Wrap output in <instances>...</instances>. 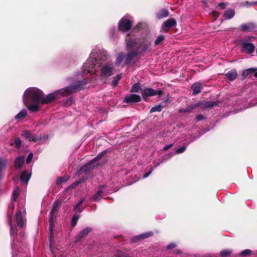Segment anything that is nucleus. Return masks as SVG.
<instances>
[{"mask_svg": "<svg viewBox=\"0 0 257 257\" xmlns=\"http://www.w3.org/2000/svg\"><path fill=\"white\" fill-rule=\"evenodd\" d=\"M105 186L103 185H100L99 186V190L97 191V192L93 196V200L94 201H97L99 200L102 197V194L103 193V191L102 189L104 188Z\"/></svg>", "mask_w": 257, "mask_h": 257, "instance_id": "b1692460", "label": "nucleus"}, {"mask_svg": "<svg viewBox=\"0 0 257 257\" xmlns=\"http://www.w3.org/2000/svg\"><path fill=\"white\" fill-rule=\"evenodd\" d=\"M125 58V55L124 53H120L118 54L117 56L116 60H115V64L116 66H119L123 60H124Z\"/></svg>", "mask_w": 257, "mask_h": 257, "instance_id": "c85d7f7f", "label": "nucleus"}, {"mask_svg": "<svg viewBox=\"0 0 257 257\" xmlns=\"http://www.w3.org/2000/svg\"><path fill=\"white\" fill-rule=\"evenodd\" d=\"M153 235V232H149L147 233L140 234L135 237L133 240L134 242H137L138 241H141L145 238L152 236Z\"/></svg>", "mask_w": 257, "mask_h": 257, "instance_id": "aec40b11", "label": "nucleus"}, {"mask_svg": "<svg viewBox=\"0 0 257 257\" xmlns=\"http://www.w3.org/2000/svg\"><path fill=\"white\" fill-rule=\"evenodd\" d=\"M12 232H14V230H13V229H12Z\"/></svg>", "mask_w": 257, "mask_h": 257, "instance_id": "69168bd1", "label": "nucleus"}, {"mask_svg": "<svg viewBox=\"0 0 257 257\" xmlns=\"http://www.w3.org/2000/svg\"><path fill=\"white\" fill-rule=\"evenodd\" d=\"M235 13L233 10H229L224 12L223 16L225 19H230L234 16Z\"/></svg>", "mask_w": 257, "mask_h": 257, "instance_id": "2f4dec72", "label": "nucleus"}, {"mask_svg": "<svg viewBox=\"0 0 257 257\" xmlns=\"http://www.w3.org/2000/svg\"><path fill=\"white\" fill-rule=\"evenodd\" d=\"M141 101V97L137 94L126 95L124 98V102L126 103L139 102Z\"/></svg>", "mask_w": 257, "mask_h": 257, "instance_id": "ddd939ff", "label": "nucleus"}, {"mask_svg": "<svg viewBox=\"0 0 257 257\" xmlns=\"http://www.w3.org/2000/svg\"><path fill=\"white\" fill-rule=\"evenodd\" d=\"M108 151L105 150L98 154L94 159L88 162L79 170V174L84 173L88 178L93 170L104 166L108 161V157H105Z\"/></svg>", "mask_w": 257, "mask_h": 257, "instance_id": "f03ea898", "label": "nucleus"}, {"mask_svg": "<svg viewBox=\"0 0 257 257\" xmlns=\"http://www.w3.org/2000/svg\"><path fill=\"white\" fill-rule=\"evenodd\" d=\"M6 163L3 160H0V172L2 173L6 168Z\"/></svg>", "mask_w": 257, "mask_h": 257, "instance_id": "49530a36", "label": "nucleus"}, {"mask_svg": "<svg viewBox=\"0 0 257 257\" xmlns=\"http://www.w3.org/2000/svg\"><path fill=\"white\" fill-rule=\"evenodd\" d=\"M22 136L26 139H28L30 141H33L35 143L42 139H44V137L40 136V137H36L35 135H34L27 130L23 131L22 133Z\"/></svg>", "mask_w": 257, "mask_h": 257, "instance_id": "9d476101", "label": "nucleus"}, {"mask_svg": "<svg viewBox=\"0 0 257 257\" xmlns=\"http://www.w3.org/2000/svg\"><path fill=\"white\" fill-rule=\"evenodd\" d=\"M79 218V214H74L71 220V226L74 227L77 224V222Z\"/></svg>", "mask_w": 257, "mask_h": 257, "instance_id": "58836bf2", "label": "nucleus"}, {"mask_svg": "<svg viewBox=\"0 0 257 257\" xmlns=\"http://www.w3.org/2000/svg\"><path fill=\"white\" fill-rule=\"evenodd\" d=\"M253 73L255 77H257V68H250L243 70L241 73V79L242 80L246 77H250Z\"/></svg>", "mask_w": 257, "mask_h": 257, "instance_id": "f8f14e48", "label": "nucleus"}, {"mask_svg": "<svg viewBox=\"0 0 257 257\" xmlns=\"http://www.w3.org/2000/svg\"><path fill=\"white\" fill-rule=\"evenodd\" d=\"M172 146H173V144H169V145H166V146H165L163 148V151H167L168 150H169L170 148H171Z\"/></svg>", "mask_w": 257, "mask_h": 257, "instance_id": "603ef678", "label": "nucleus"}, {"mask_svg": "<svg viewBox=\"0 0 257 257\" xmlns=\"http://www.w3.org/2000/svg\"><path fill=\"white\" fill-rule=\"evenodd\" d=\"M88 178H86V176L85 177V178H82L81 179H80L79 181H81V182H84L85 180H86Z\"/></svg>", "mask_w": 257, "mask_h": 257, "instance_id": "052dcab7", "label": "nucleus"}, {"mask_svg": "<svg viewBox=\"0 0 257 257\" xmlns=\"http://www.w3.org/2000/svg\"><path fill=\"white\" fill-rule=\"evenodd\" d=\"M252 253V251L249 249H246L242 250L239 254L241 256H250Z\"/></svg>", "mask_w": 257, "mask_h": 257, "instance_id": "4c0bfd02", "label": "nucleus"}, {"mask_svg": "<svg viewBox=\"0 0 257 257\" xmlns=\"http://www.w3.org/2000/svg\"><path fill=\"white\" fill-rule=\"evenodd\" d=\"M150 46V43H148L146 41H144L140 44L139 46L136 50H138L139 51V50H140V53L141 52H145L147 50Z\"/></svg>", "mask_w": 257, "mask_h": 257, "instance_id": "a878e982", "label": "nucleus"}, {"mask_svg": "<svg viewBox=\"0 0 257 257\" xmlns=\"http://www.w3.org/2000/svg\"><path fill=\"white\" fill-rule=\"evenodd\" d=\"M162 110V109L161 108V107L158 104V105H155L154 107H153L151 109V110L150 111V113H153V112H156V111L160 112Z\"/></svg>", "mask_w": 257, "mask_h": 257, "instance_id": "79ce46f5", "label": "nucleus"}, {"mask_svg": "<svg viewBox=\"0 0 257 257\" xmlns=\"http://www.w3.org/2000/svg\"><path fill=\"white\" fill-rule=\"evenodd\" d=\"M221 102L219 101H200L194 104L196 108L197 107H201L203 109H211L216 106H219Z\"/></svg>", "mask_w": 257, "mask_h": 257, "instance_id": "423d86ee", "label": "nucleus"}, {"mask_svg": "<svg viewBox=\"0 0 257 257\" xmlns=\"http://www.w3.org/2000/svg\"><path fill=\"white\" fill-rule=\"evenodd\" d=\"M77 211H78V212H81V210L80 209H78L77 210Z\"/></svg>", "mask_w": 257, "mask_h": 257, "instance_id": "0e129e2a", "label": "nucleus"}, {"mask_svg": "<svg viewBox=\"0 0 257 257\" xmlns=\"http://www.w3.org/2000/svg\"><path fill=\"white\" fill-rule=\"evenodd\" d=\"M256 28V25L252 23L243 24L240 26V30L243 32L251 31Z\"/></svg>", "mask_w": 257, "mask_h": 257, "instance_id": "a211bd4d", "label": "nucleus"}, {"mask_svg": "<svg viewBox=\"0 0 257 257\" xmlns=\"http://www.w3.org/2000/svg\"><path fill=\"white\" fill-rule=\"evenodd\" d=\"M141 93L143 99L146 100L147 98L149 96L156 95L155 90L151 88H147L144 89H141Z\"/></svg>", "mask_w": 257, "mask_h": 257, "instance_id": "4468645a", "label": "nucleus"}, {"mask_svg": "<svg viewBox=\"0 0 257 257\" xmlns=\"http://www.w3.org/2000/svg\"><path fill=\"white\" fill-rule=\"evenodd\" d=\"M165 40V37L163 35L159 36L154 42V46H157L163 43Z\"/></svg>", "mask_w": 257, "mask_h": 257, "instance_id": "72a5a7b5", "label": "nucleus"}, {"mask_svg": "<svg viewBox=\"0 0 257 257\" xmlns=\"http://www.w3.org/2000/svg\"><path fill=\"white\" fill-rule=\"evenodd\" d=\"M84 200V199H81V200H80L75 206V209H77L78 207L82 204Z\"/></svg>", "mask_w": 257, "mask_h": 257, "instance_id": "864d4df0", "label": "nucleus"}, {"mask_svg": "<svg viewBox=\"0 0 257 257\" xmlns=\"http://www.w3.org/2000/svg\"><path fill=\"white\" fill-rule=\"evenodd\" d=\"M96 65V59H88L83 65V71L88 73H93L95 71L94 67Z\"/></svg>", "mask_w": 257, "mask_h": 257, "instance_id": "0eeeda50", "label": "nucleus"}, {"mask_svg": "<svg viewBox=\"0 0 257 257\" xmlns=\"http://www.w3.org/2000/svg\"><path fill=\"white\" fill-rule=\"evenodd\" d=\"M20 193V189L19 187H17L14 191L13 192V199L12 200L16 201Z\"/></svg>", "mask_w": 257, "mask_h": 257, "instance_id": "e433bc0d", "label": "nucleus"}, {"mask_svg": "<svg viewBox=\"0 0 257 257\" xmlns=\"http://www.w3.org/2000/svg\"><path fill=\"white\" fill-rule=\"evenodd\" d=\"M33 157V154L32 153H29L27 159H26V163L29 164L31 161Z\"/></svg>", "mask_w": 257, "mask_h": 257, "instance_id": "de8ad7c7", "label": "nucleus"}, {"mask_svg": "<svg viewBox=\"0 0 257 257\" xmlns=\"http://www.w3.org/2000/svg\"><path fill=\"white\" fill-rule=\"evenodd\" d=\"M2 176H3V175H2V173L0 172V180H1V179H2Z\"/></svg>", "mask_w": 257, "mask_h": 257, "instance_id": "e2e57ef3", "label": "nucleus"}, {"mask_svg": "<svg viewBox=\"0 0 257 257\" xmlns=\"http://www.w3.org/2000/svg\"><path fill=\"white\" fill-rule=\"evenodd\" d=\"M92 231V229L90 227H87L84 228L82 230H81L79 234L76 235L75 237V242H78L81 241V240L86 236L89 233Z\"/></svg>", "mask_w": 257, "mask_h": 257, "instance_id": "9b49d317", "label": "nucleus"}, {"mask_svg": "<svg viewBox=\"0 0 257 257\" xmlns=\"http://www.w3.org/2000/svg\"><path fill=\"white\" fill-rule=\"evenodd\" d=\"M140 28V26L139 25H137L136 27L134 28L133 31H135L137 29H139Z\"/></svg>", "mask_w": 257, "mask_h": 257, "instance_id": "680f3d73", "label": "nucleus"}, {"mask_svg": "<svg viewBox=\"0 0 257 257\" xmlns=\"http://www.w3.org/2000/svg\"><path fill=\"white\" fill-rule=\"evenodd\" d=\"M24 103L28 109L31 112H37L39 109V106L38 103L30 104V101L27 100V98H23Z\"/></svg>", "mask_w": 257, "mask_h": 257, "instance_id": "dca6fc26", "label": "nucleus"}, {"mask_svg": "<svg viewBox=\"0 0 257 257\" xmlns=\"http://www.w3.org/2000/svg\"><path fill=\"white\" fill-rule=\"evenodd\" d=\"M122 78L121 74L117 75L115 77H113L112 81H111V84L112 86L113 87H115L120 80Z\"/></svg>", "mask_w": 257, "mask_h": 257, "instance_id": "7c9ffc66", "label": "nucleus"}, {"mask_svg": "<svg viewBox=\"0 0 257 257\" xmlns=\"http://www.w3.org/2000/svg\"><path fill=\"white\" fill-rule=\"evenodd\" d=\"M86 84L85 81H76L71 85L49 94L45 97L42 98L41 103L42 104H49L59 99L60 98V95L67 96L77 91L83 89Z\"/></svg>", "mask_w": 257, "mask_h": 257, "instance_id": "f257e3e1", "label": "nucleus"}, {"mask_svg": "<svg viewBox=\"0 0 257 257\" xmlns=\"http://www.w3.org/2000/svg\"><path fill=\"white\" fill-rule=\"evenodd\" d=\"M204 118V116L201 114H199L196 116L197 120L200 121Z\"/></svg>", "mask_w": 257, "mask_h": 257, "instance_id": "5fc2aeb1", "label": "nucleus"}, {"mask_svg": "<svg viewBox=\"0 0 257 257\" xmlns=\"http://www.w3.org/2000/svg\"><path fill=\"white\" fill-rule=\"evenodd\" d=\"M16 219L17 225L21 227H23L24 225V222L22 216V213L21 211H19L17 212L16 214Z\"/></svg>", "mask_w": 257, "mask_h": 257, "instance_id": "393cba45", "label": "nucleus"}, {"mask_svg": "<svg viewBox=\"0 0 257 257\" xmlns=\"http://www.w3.org/2000/svg\"><path fill=\"white\" fill-rule=\"evenodd\" d=\"M132 21L125 18H122L119 21L117 27L119 31L126 32L132 29Z\"/></svg>", "mask_w": 257, "mask_h": 257, "instance_id": "39448f33", "label": "nucleus"}, {"mask_svg": "<svg viewBox=\"0 0 257 257\" xmlns=\"http://www.w3.org/2000/svg\"><path fill=\"white\" fill-rule=\"evenodd\" d=\"M186 150V147L185 146H182L181 148L178 149L176 151V153L177 154H181L184 152Z\"/></svg>", "mask_w": 257, "mask_h": 257, "instance_id": "c03bdc74", "label": "nucleus"}, {"mask_svg": "<svg viewBox=\"0 0 257 257\" xmlns=\"http://www.w3.org/2000/svg\"><path fill=\"white\" fill-rule=\"evenodd\" d=\"M203 88L202 85L200 82H195L192 84L191 86V89L193 90L192 94L193 95H196L199 94L201 89Z\"/></svg>", "mask_w": 257, "mask_h": 257, "instance_id": "6ab92c4d", "label": "nucleus"}, {"mask_svg": "<svg viewBox=\"0 0 257 257\" xmlns=\"http://www.w3.org/2000/svg\"><path fill=\"white\" fill-rule=\"evenodd\" d=\"M237 75V71L235 69L230 70L225 74L226 78L231 81L234 80L236 78Z\"/></svg>", "mask_w": 257, "mask_h": 257, "instance_id": "412c9836", "label": "nucleus"}, {"mask_svg": "<svg viewBox=\"0 0 257 257\" xmlns=\"http://www.w3.org/2000/svg\"><path fill=\"white\" fill-rule=\"evenodd\" d=\"M152 171H153V169H151L148 172L146 173L143 175V178H146L148 177L151 174Z\"/></svg>", "mask_w": 257, "mask_h": 257, "instance_id": "6e6d98bb", "label": "nucleus"}, {"mask_svg": "<svg viewBox=\"0 0 257 257\" xmlns=\"http://www.w3.org/2000/svg\"><path fill=\"white\" fill-rule=\"evenodd\" d=\"M177 24L176 21L174 18H170L167 20L163 24V26L168 29H170L174 26H176Z\"/></svg>", "mask_w": 257, "mask_h": 257, "instance_id": "4be33fe9", "label": "nucleus"}, {"mask_svg": "<svg viewBox=\"0 0 257 257\" xmlns=\"http://www.w3.org/2000/svg\"><path fill=\"white\" fill-rule=\"evenodd\" d=\"M140 54L138 50L128 51L125 55V58L123 62L124 65L130 64L133 59Z\"/></svg>", "mask_w": 257, "mask_h": 257, "instance_id": "1a4fd4ad", "label": "nucleus"}, {"mask_svg": "<svg viewBox=\"0 0 257 257\" xmlns=\"http://www.w3.org/2000/svg\"><path fill=\"white\" fill-rule=\"evenodd\" d=\"M27 114V111L26 109H22L19 113H18L16 116L15 118L19 119L25 117Z\"/></svg>", "mask_w": 257, "mask_h": 257, "instance_id": "c9c22d12", "label": "nucleus"}, {"mask_svg": "<svg viewBox=\"0 0 257 257\" xmlns=\"http://www.w3.org/2000/svg\"><path fill=\"white\" fill-rule=\"evenodd\" d=\"M241 47L242 51H246V53L249 54L252 53L255 50V46L251 43H243Z\"/></svg>", "mask_w": 257, "mask_h": 257, "instance_id": "2eb2a0df", "label": "nucleus"}, {"mask_svg": "<svg viewBox=\"0 0 257 257\" xmlns=\"http://www.w3.org/2000/svg\"><path fill=\"white\" fill-rule=\"evenodd\" d=\"M177 246V244L175 243H171L168 244L166 247L167 249H173Z\"/></svg>", "mask_w": 257, "mask_h": 257, "instance_id": "09e8293b", "label": "nucleus"}, {"mask_svg": "<svg viewBox=\"0 0 257 257\" xmlns=\"http://www.w3.org/2000/svg\"><path fill=\"white\" fill-rule=\"evenodd\" d=\"M15 147L17 149H19L21 147L22 145V141L19 138H17L14 141Z\"/></svg>", "mask_w": 257, "mask_h": 257, "instance_id": "a19ab883", "label": "nucleus"}, {"mask_svg": "<svg viewBox=\"0 0 257 257\" xmlns=\"http://www.w3.org/2000/svg\"><path fill=\"white\" fill-rule=\"evenodd\" d=\"M25 158L23 156H19L15 160L14 166L16 169H19L24 163Z\"/></svg>", "mask_w": 257, "mask_h": 257, "instance_id": "5701e85b", "label": "nucleus"}, {"mask_svg": "<svg viewBox=\"0 0 257 257\" xmlns=\"http://www.w3.org/2000/svg\"><path fill=\"white\" fill-rule=\"evenodd\" d=\"M131 34H127L125 38V41L126 43V46L128 48L133 49L137 46V40L136 39L130 38Z\"/></svg>", "mask_w": 257, "mask_h": 257, "instance_id": "f3484780", "label": "nucleus"}, {"mask_svg": "<svg viewBox=\"0 0 257 257\" xmlns=\"http://www.w3.org/2000/svg\"><path fill=\"white\" fill-rule=\"evenodd\" d=\"M81 183V181H76L74 183H73V184H72L69 187V188H73L74 187H76V186H77L79 184Z\"/></svg>", "mask_w": 257, "mask_h": 257, "instance_id": "8fccbe9b", "label": "nucleus"}, {"mask_svg": "<svg viewBox=\"0 0 257 257\" xmlns=\"http://www.w3.org/2000/svg\"><path fill=\"white\" fill-rule=\"evenodd\" d=\"M69 179V177H59L57 178L56 183L57 185L59 186L63 183L66 182Z\"/></svg>", "mask_w": 257, "mask_h": 257, "instance_id": "473e14b6", "label": "nucleus"}, {"mask_svg": "<svg viewBox=\"0 0 257 257\" xmlns=\"http://www.w3.org/2000/svg\"><path fill=\"white\" fill-rule=\"evenodd\" d=\"M114 68L111 64H105L101 68V76L107 78L113 75Z\"/></svg>", "mask_w": 257, "mask_h": 257, "instance_id": "6e6552de", "label": "nucleus"}, {"mask_svg": "<svg viewBox=\"0 0 257 257\" xmlns=\"http://www.w3.org/2000/svg\"><path fill=\"white\" fill-rule=\"evenodd\" d=\"M226 6V4L225 3H220L218 4V7L220 8V9L224 10L225 9Z\"/></svg>", "mask_w": 257, "mask_h": 257, "instance_id": "3c124183", "label": "nucleus"}, {"mask_svg": "<svg viewBox=\"0 0 257 257\" xmlns=\"http://www.w3.org/2000/svg\"><path fill=\"white\" fill-rule=\"evenodd\" d=\"M155 93H156V95H158L159 96H161V95L163 94V92L161 90H155Z\"/></svg>", "mask_w": 257, "mask_h": 257, "instance_id": "13d9d810", "label": "nucleus"}, {"mask_svg": "<svg viewBox=\"0 0 257 257\" xmlns=\"http://www.w3.org/2000/svg\"><path fill=\"white\" fill-rule=\"evenodd\" d=\"M169 14V13L167 10L162 9L157 13L156 17L158 19H161L167 17Z\"/></svg>", "mask_w": 257, "mask_h": 257, "instance_id": "bb28decb", "label": "nucleus"}, {"mask_svg": "<svg viewBox=\"0 0 257 257\" xmlns=\"http://www.w3.org/2000/svg\"><path fill=\"white\" fill-rule=\"evenodd\" d=\"M141 89L140 88V84L139 82H137L134 83L131 88V92H138L139 90Z\"/></svg>", "mask_w": 257, "mask_h": 257, "instance_id": "f704fd0d", "label": "nucleus"}, {"mask_svg": "<svg viewBox=\"0 0 257 257\" xmlns=\"http://www.w3.org/2000/svg\"><path fill=\"white\" fill-rule=\"evenodd\" d=\"M173 253L177 254H181L182 252L180 249H175L174 250Z\"/></svg>", "mask_w": 257, "mask_h": 257, "instance_id": "bf43d9fd", "label": "nucleus"}, {"mask_svg": "<svg viewBox=\"0 0 257 257\" xmlns=\"http://www.w3.org/2000/svg\"><path fill=\"white\" fill-rule=\"evenodd\" d=\"M73 102V99L69 98L64 102V105L65 106H70Z\"/></svg>", "mask_w": 257, "mask_h": 257, "instance_id": "37998d69", "label": "nucleus"}, {"mask_svg": "<svg viewBox=\"0 0 257 257\" xmlns=\"http://www.w3.org/2000/svg\"><path fill=\"white\" fill-rule=\"evenodd\" d=\"M62 204V201L59 200H57L54 202L52 205V209L50 212V218H49V246L50 248H52L53 244V229L55 226V223L56 222V217L58 216V212Z\"/></svg>", "mask_w": 257, "mask_h": 257, "instance_id": "7ed1b4c3", "label": "nucleus"}, {"mask_svg": "<svg viewBox=\"0 0 257 257\" xmlns=\"http://www.w3.org/2000/svg\"><path fill=\"white\" fill-rule=\"evenodd\" d=\"M43 94L42 90L36 88H31L26 90L23 98H27V100L34 103H39L41 102Z\"/></svg>", "mask_w": 257, "mask_h": 257, "instance_id": "20e7f679", "label": "nucleus"}, {"mask_svg": "<svg viewBox=\"0 0 257 257\" xmlns=\"http://www.w3.org/2000/svg\"><path fill=\"white\" fill-rule=\"evenodd\" d=\"M232 253L231 250H222L220 252L221 257H227Z\"/></svg>", "mask_w": 257, "mask_h": 257, "instance_id": "ea45409f", "label": "nucleus"}, {"mask_svg": "<svg viewBox=\"0 0 257 257\" xmlns=\"http://www.w3.org/2000/svg\"><path fill=\"white\" fill-rule=\"evenodd\" d=\"M30 178V175L27 170L23 171L20 175V179L22 182L28 183Z\"/></svg>", "mask_w": 257, "mask_h": 257, "instance_id": "cd10ccee", "label": "nucleus"}, {"mask_svg": "<svg viewBox=\"0 0 257 257\" xmlns=\"http://www.w3.org/2000/svg\"><path fill=\"white\" fill-rule=\"evenodd\" d=\"M169 99H167L165 100L162 101L159 105L161 108L163 109L164 108L167 106V104L168 103Z\"/></svg>", "mask_w": 257, "mask_h": 257, "instance_id": "a18cd8bd", "label": "nucleus"}, {"mask_svg": "<svg viewBox=\"0 0 257 257\" xmlns=\"http://www.w3.org/2000/svg\"><path fill=\"white\" fill-rule=\"evenodd\" d=\"M196 108V106L194 104H191V105L187 106L185 108H180L179 110V112L180 113L190 112L193 109Z\"/></svg>", "mask_w": 257, "mask_h": 257, "instance_id": "c756f323", "label": "nucleus"}, {"mask_svg": "<svg viewBox=\"0 0 257 257\" xmlns=\"http://www.w3.org/2000/svg\"><path fill=\"white\" fill-rule=\"evenodd\" d=\"M212 15L214 17L217 18V17H218L219 14L216 11H213L212 12Z\"/></svg>", "mask_w": 257, "mask_h": 257, "instance_id": "4d7b16f0", "label": "nucleus"}]
</instances>
